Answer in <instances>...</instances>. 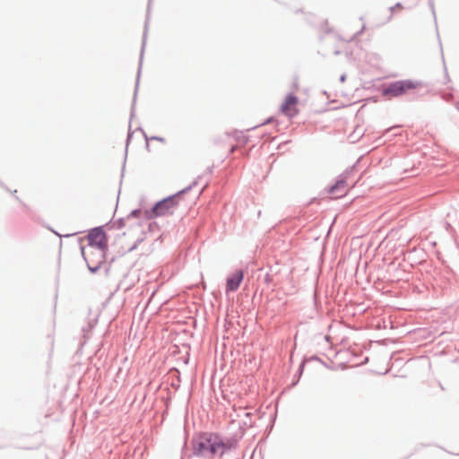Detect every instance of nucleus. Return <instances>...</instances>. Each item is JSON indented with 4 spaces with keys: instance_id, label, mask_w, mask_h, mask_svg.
I'll return each instance as SVG.
<instances>
[{
    "instance_id": "nucleus-6",
    "label": "nucleus",
    "mask_w": 459,
    "mask_h": 459,
    "mask_svg": "<svg viewBox=\"0 0 459 459\" xmlns=\"http://www.w3.org/2000/svg\"><path fill=\"white\" fill-rule=\"evenodd\" d=\"M333 199L344 196L348 193V185L345 180H339L333 186L329 191Z\"/></svg>"
},
{
    "instance_id": "nucleus-2",
    "label": "nucleus",
    "mask_w": 459,
    "mask_h": 459,
    "mask_svg": "<svg viewBox=\"0 0 459 459\" xmlns=\"http://www.w3.org/2000/svg\"><path fill=\"white\" fill-rule=\"evenodd\" d=\"M88 246L84 247L81 243L77 242L75 247L82 252V255H97L104 257L108 248V241L105 232L96 228L90 231L87 237Z\"/></svg>"
},
{
    "instance_id": "nucleus-1",
    "label": "nucleus",
    "mask_w": 459,
    "mask_h": 459,
    "mask_svg": "<svg viewBox=\"0 0 459 459\" xmlns=\"http://www.w3.org/2000/svg\"><path fill=\"white\" fill-rule=\"evenodd\" d=\"M230 448L229 443H225L219 436L212 433H204L193 440L194 453L197 455H222Z\"/></svg>"
},
{
    "instance_id": "nucleus-4",
    "label": "nucleus",
    "mask_w": 459,
    "mask_h": 459,
    "mask_svg": "<svg viewBox=\"0 0 459 459\" xmlns=\"http://www.w3.org/2000/svg\"><path fill=\"white\" fill-rule=\"evenodd\" d=\"M178 195L169 196L159 202L152 209L154 216L171 215L175 212L178 206Z\"/></svg>"
},
{
    "instance_id": "nucleus-7",
    "label": "nucleus",
    "mask_w": 459,
    "mask_h": 459,
    "mask_svg": "<svg viewBox=\"0 0 459 459\" xmlns=\"http://www.w3.org/2000/svg\"><path fill=\"white\" fill-rule=\"evenodd\" d=\"M243 272L241 270L236 271L227 280V290L235 291L240 285L243 280Z\"/></svg>"
},
{
    "instance_id": "nucleus-3",
    "label": "nucleus",
    "mask_w": 459,
    "mask_h": 459,
    "mask_svg": "<svg viewBox=\"0 0 459 459\" xmlns=\"http://www.w3.org/2000/svg\"><path fill=\"white\" fill-rule=\"evenodd\" d=\"M420 82L412 80L396 81L383 88L382 95L388 100L402 96L410 91L417 89Z\"/></svg>"
},
{
    "instance_id": "nucleus-5",
    "label": "nucleus",
    "mask_w": 459,
    "mask_h": 459,
    "mask_svg": "<svg viewBox=\"0 0 459 459\" xmlns=\"http://www.w3.org/2000/svg\"><path fill=\"white\" fill-rule=\"evenodd\" d=\"M298 105L299 99L293 94H289L284 99L280 109L284 116L288 117H293L299 113Z\"/></svg>"
},
{
    "instance_id": "nucleus-8",
    "label": "nucleus",
    "mask_w": 459,
    "mask_h": 459,
    "mask_svg": "<svg viewBox=\"0 0 459 459\" xmlns=\"http://www.w3.org/2000/svg\"><path fill=\"white\" fill-rule=\"evenodd\" d=\"M88 267L91 272H95L97 270V266L91 267V265L88 264Z\"/></svg>"
}]
</instances>
